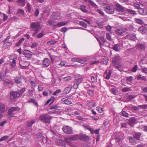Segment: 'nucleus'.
<instances>
[{
  "label": "nucleus",
  "instance_id": "obj_62",
  "mask_svg": "<svg viewBox=\"0 0 147 147\" xmlns=\"http://www.w3.org/2000/svg\"><path fill=\"white\" fill-rule=\"evenodd\" d=\"M57 42V41H55L53 40L47 42L48 44L49 45H51L54 44Z\"/></svg>",
  "mask_w": 147,
  "mask_h": 147
},
{
  "label": "nucleus",
  "instance_id": "obj_55",
  "mask_svg": "<svg viewBox=\"0 0 147 147\" xmlns=\"http://www.w3.org/2000/svg\"><path fill=\"white\" fill-rule=\"evenodd\" d=\"M96 110L100 113H102L103 111V109L99 107H97Z\"/></svg>",
  "mask_w": 147,
  "mask_h": 147
},
{
  "label": "nucleus",
  "instance_id": "obj_31",
  "mask_svg": "<svg viewBox=\"0 0 147 147\" xmlns=\"http://www.w3.org/2000/svg\"><path fill=\"white\" fill-rule=\"evenodd\" d=\"M95 11L96 12H98L100 15L102 16H103L104 15V13L102 11V9H98V8H96L95 9Z\"/></svg>",
  "mask_w": 147,
  "mask_h": 147
},
{
  "label": "nucleus",
  "instance_id": "obj_23",
  "mask_svg": "<svg viewBox=\"0 0 147 147\" xmlns=\"http://www.w3.org/2000/svg\"><path fill=\"white\" fill-rule=\"evenodd\" d=\"M137 48L141 50H144L145 48V46L144 44L140 43L137 45Z\"/></svg>",
  "mask_w": 147,
  "mask_h": 147
},
{
  "label": "nucleus",
  "instance_id": "obj_12",
  "mask_svg": "<svg viewBox=\"0 0 147 147\" xmlns=\"http://www.w3.org/2000/svg\"><path fill=\"white\" fill-rule=\"evenodd\" d=\"M61 101L63 102L65 104L70 105L72 103L71 101V99L69 98H62Z\"/></svg>",
  "mask_w": 147,
  "mask_h": 147
},
{
  "label": "nucleus",
  "instance_id": "obj_44",
  "mask_svg": "<svg viewBox=\"0 0 147 147\" xmlns=\"http://www.w3.org/2000/svg\"><path fill=\"white\" fill-rule=\"evenodd\" d=\"M9 64L11 66L13 67H14L16 65V61H10Z\"/></svg>",
  "mask_w": 147,
  "mask_h": 147
},
{
  "label": "nucleus",
  "instance_id": "obj_40",
  "mask_svg": "<svg viewBox=\"0 0 147 147\" xmlns=\"http://www.w3.org/2000/svg\"><path fill=\"white\" fill-rule=\"evenodd\" d=\"M129 141L132 143V144H135L136 143V141L135 139L131 137H130L129 138Z\"/></svg>",
  "mask_w": 147,
  "mask_h": 147
},
{
  "label": "nucleus",
  "instance_id": "obj_7",
  "mask_svg": "<svg viewBox=\"0 0 147 147\" xmlns=\"http://www.w3.org/2000/svg\"><path fill=\"white\" fill-rule=\"evenodd\" d=\"M20 109V108L18 107H11L9 109L8 111V114L10 116H13L14 115L13 113L16 111H18Z\"/></svg>",
  "mask_w": 147,
  "mask_h": 147
},
{
  "label": "nucleus",
  "instance_id": "obj_10",
  "mask_svg": "<svg viewBox=\"0 0 147 147\" xmlns=\"http://www.w3.org/2000/svg\"><path fill=\"white\" fill-rule=\"evenodd\" d=\"M50 62L49 59L47 58H45L43 60L42 65L44 67H47L50 65Z\"/></svg>",
  "mask_w": 147,
  "mask_h": 147
},
{
  "label": "nucleus",
  "instance_id": "obj_20",
  "mask_svg": "<svg viewBox=\"0 0 147 147\" xmlns=\"http://www.w3.org/2000/svg\"><path fill=\"white\" fill-rule=\"evenodd\" d=\"M51 18L53 20H58L61 18V16L59 13H54V15L51 16Z\"/></svg>",
  "mask_w": 147,
  "mask_h": 147
},
{
  "label": "nucleus",
  "instance_id": "obj_14",
  "mask_svg": "<svg viewBox=\"0 0 147 147\" xmlns=\"http://www.w3.org/2000/svg\"><path fill=\"white\" fill-rule=\"evenodd\" d=\"M5 111V105L4 104L0 102V112L3 114Z\"/></svg>",
  "mask_w": 147,
  "mask_h": 147
},
{
  "label": "nucleus",
  "instance_id": "obj_53",
  "mask_svg": "<svg viewBox=\"0 0 147 147\" xmlns=\"http://www.w3.org/2000/svg\"><path fill=\"white\" fill-rule=\"evenodd\" d=\"M25 63L28 64L27 65H22L21 64H20V66L21 68L23 69H26L29 66V63L27 62H26Z\"/></svg>",
  "mask_w": 147,
  "mask_h": 147
},
{
  "label": "nucleus",
  "instance_id": "obj_50",
  "mask_svg": "<svg viewBox=\"0 0 147 147\" xmlns=\"http://www.w3.org/2000/svg\"><path fill=\"white\" fill-rule=\"evenodd\" d=\"M100 62L99 61H90V64L91 65H97L100 63Z\"/></svg>",
  "mask_w": 147,
  "mask_h": 147
},
{
  "label": "nucleus",
  "instance_id": "obj_47",
  "mask_svg": "<svg viewBox=\"0 0 147 147\" xmlns=\"http://www.w3.org/2000/svg\"><path fill=\"white\" fill-rule=\"evenodd\" d=\"M126 11H127L130 14H136L135 11L131 9H128L126 8Z\"/></svg>",
  "mask_w": 147,
  "mask_h": 147
},
{
  "label": "nucleus",
  "instance_id": "obj_45",
  "mask_svg": "<svg viewBox=\"0 0 147 147\" xmlns=\"http://www.w3.org/2000/svg\"><path fill=\"white\" fill-rule=\"evenodd\" d=\"M137 78L138 80H141L144 81H145L146 80V78L145 77L142 76L141 75H138L137 77Z\"/></svg>",
  "mask_w": 147,
  "mask_h": 147
},
{
  "label": "nucleus",
  "instance_id": "obj_5",
  "mask_svg": "<svg viewBox=\"0 0 147 147\" xmlns=\"http://www.w3.org/2000/svg\"><path fill=\"white\" fill-rule=\"evenodd\" d=\"M51 118V117L48 114H43L40 117V120L44 123L49 122Z\"/></svg>",
  "mask_w": 147,
  "mask_h": 147
},
{
  "label": "nucleus",
  "instance_id": "obj_59",
  "mask_svg": "<svg viewBox=\"0 0 147 147\" xmlns=\"http://www.w3.org/2000/svg\"><path fill=\"white\" fill-rule=\"evenodd\" d=\"M130 88H129L124 87L122 89V91L123 92H126L130 90Z\"/></svg>",
  "mask_w": 147,
  "mask_h": 147
},
{
  "label": "nucleus",
  "instance_id": "obj_32",
  "mask_svg": "<svg viewBox=\"0 0 147 147\" xmlns=\"http://www.w3.org/2000/svg\"><path fill=\"white\" fill-rule=\"evenodd\" d=\"M15 82L17 84H20L21 81V78L20 77L17 76L14 79Z\"/></svg>",
  "mask_w": 147,
  "mask_h": 147
},
{
  "label": "nucleus",
  "instance_id": "obj_13",
  "mask_svg": "<svg viewBox=\"0 0 147 147\" xmlns=\"http://www.w3.org/2000/svg\"><path fill=\"white\" fill-rule=\"evenodd\" d=\"M67 23V22L66 21H64L62 22H60L57 23L56 25L54 26L55 27H60L63 26H64L66 25Z\"/></svg>",
  "mask_w": 147,
  "mask_h": 147
},
{
  "label": "nucleus",
  "instance_id": "obj_56",
  "mask_svg": "<svg viewBox=\"0 0 147 147\" xmlns=\"http://www.w3.org/2000/svg\"><path fill=\"white\" fill-rule=\"evenodd\" d=\"M9 138L7 136H4L1 138L0 139V142L7 139Z\"/></svg>",
  "mask_w": 147,
  "mask_h": 147
},
{
  "label": "nucleus",
  "instance_id": "obj_30",
  "mask_svg": "<svg viewBox=\"0 0 147 147\" xmlns=\"http://www.w3.org/2000/svg\"><path fill=\"white\" fill-rule=\"evenodd\" d=\"M10 60L16 61L17 59V57L16 55L13 54L10 55L9 57Z\"/></svg>",
  "mask_w": 147,
  "mask_h": 147
},
{
  "label": "nucleus",
  "instance_id": "obj_42",
  "mask_svg": "<svg viewBox=\"0 0 147 147\" xmlns=\"http://www.w3.org/2000/svg\"><path fill=\"white\" fill-rule=\"evenodd\" d=\"M108 61V60L107 58H105V59H102L101 63L102 64L106 65Z\"/></svg>",
  "mask_w": 147,
  "mask_h": 147
},
{
  "label": "nucleus",
  "instance_id": "obj_41",
  "mask_svg": "<svg viewBox=\"0 0 147 147\" xmlns=\"http://www.w3.org/2000/svg\"><path fill=\"white\" fill-rule=\"evenodd\" d=\"M88 105L89 107L91 108L92 107H95L96 106V103L89 102L88 104Z\"/></svg>",
  "mask_w": 147,
  "mask_h": 147
},
{
  "label": "nucleus",
  "instance_id": "obj_57",
  "mask_svg": "<svg viewBox=\"0 0 147 147\" xmlns=\"http://www.w3.org/2000/svg\"><path fill=\"white\" fill-rule=\"evenodd\" d=\"M79 24L80 25L84 27L85 28H86L87 27V24L86 23L83 22H79Z\"/></svg>",
  "mask_w": 147,
  "mask_h": 147
},
{
  "label": "nucleus",
  "instance_id": "obj_17",
  "mask_svg": "<svg viewBox=\"0 0 147 147\" xmlns=\"http://www.w3.org/2000/svg\"><path fill=\"white\" fill-rule=\"evenodd\" d=\"M139 13L141 15H146L147 14V11L146 9L140 8L138 10Z\"/></svg>",
  "mask_w": 147,
  "mask_h": 147
},
{
  "label": "nucleus",
  "instance_id": "obj_24",
  "mask_svg": "<svg viewBox=\"0 0 147 147\" xmlns=\"http://www.w3.org/2000/svg\"><path fill=\"white\" fill-rule=\"evenodd\" d=\"M72 88V86L69 85L65 88L64 90V92L66 94H68L70 92Z\"/></svg>",
  "mask_w": 147,
  "mask_h": 147
},
{
  "label": "nucleus",
  "instance_id": "obj_43",
  "mask_svg": "<svg viewBox=\"0 0 147 147\" xmlns=\"http://www.w3.org/2000/svg\"><path fill=\"white\" fill-rule=\"evenodd\" d=\"M29 103L32 102L36 106H38V105L37 102L34 98H31L29 101Z\"/></svg>",
  "mask_w": 147,
  "mask_h": 147
},
{
  "label": "nucleus",
  "instance_id": "obj_48",
  "mask_svg": "<svg viewBox=\"0 0 147 147\" xmlns=\"http://www.w3.org/2000/svg\"><path fill=\"white\" fill-rule=\"evenodd\" d=\"M87 93L90 96H92L94 95V91L93 90H89L87 91Z\"/></svg>",
  "mask_w": 147,
  "mask_h": 147
},
{
  "label": "nucleus",
  "instance_id": "obj_21",
  "mask_svg": "<svg viewBox=\"0 0 147 147\" xmlns=\"http://www.w3.org/2000/svg\"><path fill=\"white\" fill-rule=\"evenodd\" d=\"M127 38L133 41H135L136 40V35L135 34H129L127 36Z\"/></svg>",
  "mask_w": 147,
  "mask_h": 147
},
{
  "label": "nucleus",
  "instance_id": "obj_9",
  "mask_svg": "<svg viewBox=\"0 0 147 147\" xmlns=\"http://www.w3.org/2000/svg\"><path fill=\"white\" fill-rule=\"evenodd\" d=\"M116 10L118 12H124L126 11V8L122 6L120 4L117 3L116 4Z\"/></svg>",
  "mask_w": 147,
  "mask_h": 147
},
{
  "label": "nucleus",
  "instance_id": "obj_52",
  "mask_svg": "<svg viewBox=\"0 0 147 147\" xmlns=\"http://www.w3.org/2000/svg\"><path fill=\"white\" fill-rule=\"evenodd\" d=\"M140 109V108L139 105H138L137 107L133 106L131 108V109L132 110H134L135 111H137L138 110H139Z\"/></svg>",
  "mask_w": 147,
  "mask_h": 147
},
{
  "label": "nucleus",
  "instance_id": "obj_15",
  "mask_svg": "<svg viewBox=\"0 0 147 147\" xmlns=\"http://www.w3.org/2000/svg\"><path fill=\"white\" fill-rule=\"evenodd\" d=\"M139 31L142 34L147 33V29L144 26H141L138 29Z\"/></svg>",
  "mask_w": 147,
  "mask_h": 147
},
{
  "label": "nucleus",
  "instance_id": "obj_18",
  "mask_svg": "<svg viewBox=\"0 0 147 147\" xmlns=\"http://www.w3.org/2000/svg\"><path fill=\"white\" fill-rule=\"evenodd\" d=\"M76 136H77V139H79L80 140H82L83 141L85 140H86L88 138V136L84 135H76Z\"/></svg>",
  "mask_w": 147,
  "mask_h": 147
},
{
  "label": "nucleus",
  "instance_id": "obj_54",
  "mask_svg": "<svg viewBox=\"0 0 147 147\" xmlns=\"http://www.w3.org/2000/svg\"><path fill=\"white\" fill-rule=\"evenodd\" d=\"M126 80L127 82H130L133 80V78L132 76H129L127 77Z\"/></svg>",
  "mask_w": 147,
  "mask_h": 147
},
{
  "label": "nucleus",
  "instance_id": "obj_8",
  "mask_svg": "<svg viewBox=\"0 0 147 147\" xmlns=\"http://www.w3.org/2000/svg\"><path fill=\"white\" fill-rule=\"evenodd\" d=\"M62 130L65 133L67 134H71L73 132L71 128L68 126H63L62 128Z\"/></svg>",
  "mask_w": 147,
  "mask_h": 147
},
{
  "label": "nucleus",
  "instance_id": "obj_36",
  "mask_svg": "<svg viewBox=\"0 0 147 147\" xmlns=\"http://www.w3.org/2000/svg\"><path fill=\"white\" fill-rule=\"evenodd\" d=\"M135 22L139 24H143V21L141 19L135 18L134 19Z\"/></svg>",
  "mask_w": 147,
  "mask_h": 147
},
{
  "label": "nucleus",
  "instance_id": "obj_60",
  "mask_svg": "<svg viewBox=\"0 0 147 147\" xmlns=\"http://www.w3.org/2000/svg\"><path fill=\"white\" fill-rule=\"evenodd\" d=\"M111 92L114 94H116L117 93V91L115 88H112L110 90Z\"/></svg>",
  "mask_w": 147,
  "mask_h": 147
},
{
  "label": "nucleus",
  "instance_id": "obj_35",
  "mask_svg": "<svg viewBox=\"0 0 147 147\" xmlns=\"http://www.w3.org/2000/svg\"><path fill=\"white\" fill-rule=\"evenodd\" d=\"M120 48V46L118 44L114 45L113 47V49L116 51H118Z\"/></svg>",
  "mask_w": 147,
  "mask_h": 147
},
{
  "label": "nucleus",
  "instance_id": "obj_46",
  "mask_svg": "<svg viewBox=\"0 0 147 147\" xmlns=\"http://www.w3.org/2000/svg\"><path fill=\"white\" fill-rule=\"evenodd\" d=\"M141 136V133H137L134 136V137L135 138H136L137 140L139 139L140 137Z\"/></svg>",
  "mask_w": 147,
  "mask_h": 147
},
{
  "label": "nucleus",
  "instance_id": "obj_64",
  "mask_svg": "<svg viewBox=\"0 0 147 147\" xmlns=\"http://www.w3.org/2000/svg\"><path fill=\"white\" fill-rule=\"evenodd\" d=\"M122 115L125 117H128V114L125 111H123L121 113Z\"/></svg>",
  "mask_w": 147,
  "mask_h": 147
},
{
  "label": "nucleus",
  "instance_id": "obj_1",
  "mask_svg": "<svg viewBox=\"0 0 147 147\" xmlns=\"http://www.w3.org/2000/svg\"><path fill=\"white\" fill-rule=\"evenodd\" d=\"M40 24L38 22H32L31 23L30 25L31 29L32 30L34 31V33L32 34L33 36H34L40 30Z\"/></svg>",
  "mask_w": 147,
  "mask_h": 147
},
{
  "label": "nucleus",
  "instance_id": "obj_22",
  "mask_svg": "<svg viewBox=\"0 0 147 147\" xmlns=\"http://www.w3.org/2000/svg\"><path fill=\"white\" fill-rule=\"evenodd\" d=\"M112 61L113 64L119 62V56L118 55H116L112 59Z\"/></svg>",
  "mask_w": 147,
  "mask_h": 147
},
{
  "label": "nucleus",
  "instance_id": "obj_16",
  "mask_svg": "<svg viewBox=\"0 0 147 147\" xmlns=\"http://www.w3.org/2000/svg\"><path fill=\"white\" fill-rule=\"evenodd\" d=\"M116 32L118 35H122L125 32V29L124 28H118L116 30Z\"/></svg>",
  "mask_w": 147,
  "mask_h": 147
},
{
  "label": "nucleus",
  "instance_id": "obj_3",
  "mask_svg": "<svg viewBox=\"0 0 147 147\" xmlns=\"http://www.w3.org/2000/svg\"><path fill=\"white\" fill-rule=\"evenodd\" d=\"M77 136H71L69 137L65 138L64 140L68 145L71 146L73 141L77 140Z\"/></svg>",
  "mask_w": 147,
  "mask_h": 147
},
{
  "label": "nucleus",
  "instance_id": "obj_28",
  "mask_svg": "<svg viewBox=\"0 0 147 147\" xmlns=\"http://www.w3.org/2000/svg\"><path fill=\"white\" fill-rule=\"evenodd\" d=\"M80 8L81 10L83 12L86 13L88 10L86 9V6L84 5H82L80 6Z\"/></svg>",
  "mask_w": 147,
  "mask_h": 147
},
{
  "label": "nucleus",
  "instance_id": "obj_63",
  "mask_svg": "<svg viewBox=\"0 0 147 147\" xmlns=\"http://www.w3.org/2000/svg\"><path fill=\"white\" fill-rule=\"evenodd\" d=\"M37 138H40V139H42V138H43V136H42V134L41 133H38L37 135Z\"/></svg>",
  "mask_w": 147,
  "mask_h": 147
},
{
  "label": "nucleus",
  "instance_id": "obj_58",
  "mask_svg": "<svg viewBox=\"0 0 147 147\" xmlns=\"http://www.w3.org/2000/svg\"><path fill=\"white\" fill-rule=\"evenodd\" d=\"M91 80L93 83H95L97 81V78L96 77L92 76L91 78Z\"/></svg>",
  "mask_w": 147,
  "mask_h": 147
},
{
  "label": "nucleus",
  "instance_id": "obj_29",
  "mask_svg": "<svg viewBox=\"0 0 147 147\" xmlns=\"http://www.w3.org/2000/svg\"><path fill=\"white\" fill-rule=\"evenodd\" d=\"M88 2L91 6L95 7V9L96 8H98V7L97 6V5L92 1L91 0H89L88 1Z\"/></svg>",
  "mask_w": 147,
  "mask_h": 147
},
{
  "label": "nucleus",
  "instance_id": "obj_51",
  "mask_svg": "<svg viewBox=\"0 0 147 147\" xmlns=\"http://www.w3.org/2000/svg\"><path fill=\"white\" fill-rule=\"evenodd\" d=\"M100 38L102 41L103 44H105L106 43H107V41L106 39L105 38L104 36H101L100 37Z\"/></svg>",
  "mask_w": 147,
  "mask_h": 147
},
{
  "label": "nucleus",
  "instance_id": "obj_19",
  "mask_svg": "<svg viewBox=\"0 0 147 147\" xmlns=\"http://www.w3.org/2000/svg\"><path fill=\"white\" fill-rule=\"evenodd\" d=\"M82 80L83 79L82 78H78L76 79L75 82V84L74 86V87L75 88V86L76 85L78 87V85L82 82Z\"/></svg>",
  "mask_w": 147,
  "mask_h": 147
},
{
  "label": "nucleus",
  "instance_id": "obj_61",
  "mask_svg": "<svg viewBox=\"0 0 147 147\" xmlns=\"http://www.w3.org/2000/svg\"><path fill=\"white\" fill-rule=\"evenodd\" d=\"M61 91L60 89H58L55 91L53 94V95H58L59 93H60Z\"/></svg>",
  "mask_w": 147,
  "mask_h": 147
},
{
  "label": "nucleus",
  "instance_id": "obj_49",
  "mask_svg": "<svg viewBox=\"0 0 147 147\" xmlns=\"http://www.w3.org/2000/svg\"><path fill=\"white\" fill-rule=\"evenodd\" d=\"M58 144L63 147H65V146L64 142L61 140H59Z\"/></svg>",
  "mask_w": 147,
  "mask_h": 147
},
{
  "label": "nucleus",
  "instance_id": "obj_34",
  "mask_svg": "<svg viewBox=\"0 0 147 147\" xmlns=\"http://www.w3.org/2000/svg\"><path fill=\"white\" fill-rule=\"evenodd\" d=\"M31 86L32 87H36L37 85V82L36 81H31L30 82Z\"/></svg>",
  "mask_w": 147,
  "mask_h": 147
},
{
  "label": "nucleus",
  "instance_id": "obj_33",
  "mask_svg": "<svg viewBox=\"0 0 147 147\" xmlns=\"http://www.w3.org/2000/svg\"><path fill=\"white\" fill-rule=\"evenodd\" d=\"M35 122V121L34 120H32L30 121L27 122V125L28 127H31L32 125Z\"/></svg>",
  "mask_w": 147,
  "mask_h": 147
},
{
  "label": "nucleus",
  "instance_id": "obj_37",
  "mask_svg": "<svg viewBox=\"0 0 147 147\" xmlns=\"http://www.w3.org/2000/svg\"><path fill=\"white\" fill-rule=\"evenodd\" d=\"M18 2L20 4V5L24 7L25 5V0H18Z\"/></svg>",
  "mask_w": 147,
  "mask_h": 147
},
{
  "label": "nucleus",
  "instance_id": "obj_25",
  "mask_svg": "<svg viewBox=\"0 0 147 147\" xmlns=\"http://www.w3.org/2000/svg\"><path fill=\"white\" fill-rule=\"evenodd\" d=\"M111 71H110L108 73L106 72H105L104 75V78L107 79H109L111 76Z\"/></svg>",
  "mask_w": 147,
  "mask_h": 147
},
{
  "label": "nucleus",
  "instance_id": "obj_26",
  "mask_svg": "<svg viewBox=\"0 0 147 147\" xmlns=\"http://www.w3.org/2000/svg\"><path fill=\"white\" fill-rule=\"evenodd\" d=\"M114 64V66L118 70L121 71V69H119L120 68L122 67V65L121 63L119 62L118 63H113Z\"/></svg>",
  "mask_w": 147,
  "mask_h": 147
},
{
  "label": "nucleus",
  "instance_id": "obj_39",
  "mask_svg": "<svg viewBox=\"0 0 147 147\" xmlns=\"http://www.w3.org/2000/svg\"><path fill=\"white\" fill-rule=\"evenodd\" d=\"M72 79V77L70 76H68L66 77H64L63 78V81L65 82H67L68 81L71 80Z\"/></svg>",
  "mask_w": 147,
  "mask_h": 147
},
{
  "label": "nucleus",
  "instance_id": "obj_38",
  "mask_svg": "<svg viewBox=\"0 0 147 147\" xmlns=\"http://www.w3.org/2000/svg\"><path fill=\"white\" fill-rule=\"evenodd\" d=\"M24 39H25L24 38H21L19 40L18 42L16 44V46L18 47L20 46L24 40Z\"/></svg>",
  "mask_w": 147,
  "mask_h": 147
},
{
  "label": "nucleus",
  "instance_id": "obj_4",
  "mask_svg": "<svg viewBox=\"0 0 147 147\" xmlns=\"http://www.w3.org/2000/svg\"><path fill=\"white\" fill-rule=\"evenodd\" d=\"M20 96V93L17 92H11L10 93V99L11 101H16V99Z\"/></svg>",
  "mask_w": 147,
  "mask_h": 147
},
{
  "label": "nucleus",
  "instance_id": "obj_6",
  "mask_svg": "<svg viewBox=\"0 0 147 147\" xmlns=\"http://www.w3.org/2000/svg\"><path fill=\"white\" fill-rule=\"evenodd\" d=\"M104 7L106 12L109 14L113 13L115 11V8L113 6H110L108 4L105 5Z\"/></svg>",
  "mask_w": 147,
  "mask_h": 147
},
{
  "label": "nucleus",
  "instance_id": "obj_2",
  "mask_svg": "<svg viewBox=\"0 0 147 147\" xmlns=\"http://www.w3.org/2000/svg\"><path fill=\"white\" fill-rule=\"evenodd\" d=\"M89 58H76L71 59L72 61H74L84 64H86L88 63V60H89Z\"/></svg>",
  "mask_w": 147,
  "mask_h": 147
},
{
  "label": "nucleus",
  "instance_id": "obj_11",
  "mask_svg": "<svg viewBox=\"0 0 147 147\" xmlns=\"http://www.w3.org/2000/svg\"><path fill=\"white\" fill-rule=\"evenodd\" d=\"M23 54L26 57L28 58H30L32 56V52L27 50H25L24 51L23 53Z\"/></svg>",
  "mask_w": 147,
  "mask_h": 147
},
{
  "label": "nucleus",
  "instance_id": "obj_27",
  "mask_svg": "<svg viewBox=\"0 0 147 147\" xmlns=\"http://www.w3.org/2000/svg\"><path fill=\"white\" fill-rule=\"evenodd\" d=\"M26 7L28 12L30 13L31 11L32 6L28 2H27L26 3Z\"/></svg>",
  "mask_w": 147,
  "mask_h": 147
}]
</instances>
